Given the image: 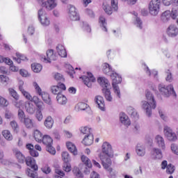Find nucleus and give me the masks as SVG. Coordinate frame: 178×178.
<instances>
[{"mask_svg": "<svg viewBox=\"0 0 178 178\" xmlns=\"http://www.w3.org/2000/svg\"><path fill=\"white\" fill-rule=\"evenodd\" d=\"M120 121L122 124H124V126H130L131 124L130 119H129V117L124 113L120 114Z\"/></svg>", "mask_w": 178, "mask_h": 178, "instance_id": "25", "label": "nucleus"}, {"mask_svg": "<svg viewBox=\"0 0 178 178\" xmlns=\"http://www.w3.org/2000/svg\"><path fill=\"white\" fill-rule=\"evenodd\" d=\"M10 124L15 133H17L19 130V125L17 124V122H16V121H12L10 122Z\"/></svg>", "mask_w": 178, "mask_h": 178, "instance_id": "54", "label": "nucleus"}, {"mask_svg": "<svg viewBox=\"0 0 178 178\" xmlns=\"http://www.w3.org/2000/svg\"><path fill=\"white\" fill-rule=\"evenodd\" d=\"M24 162H26L27 166H30L33 170H38V165L35 164V159L34 158L28 156L25 159Z\"/></svg>", "mask_w": 178, "mask_h": 178, "instance_id": "20", "label": "nucleus"}, {"mask_svg": "<svg viewBox=\"0 0 178 178\" xmlns=\"http://www.w3.org/2000/svg\"><path fill=\"white\" fill-rule=\"evenodd\" d=\"M112 79V86L114 90L115 94H116L117 97L120 98V89L118 84H120L122 83V76H120L118 73L114 72L111 74Z\"/></svg>", "mask_w": 178, "mask_h": 178, "instance_id": "4", "label": "nucleus"}, {"mask_svg": "<svg viewBox=\"0 0 178 178\" xmlns=\"http://www.w3.org/2000/svg\"><path fill=\"white\" fill-rule=\"evenodd\" d=\"M127 112L129 115H131V118H134L135 120H137L138 119V113H137V111L132 106H129L127 108Z\"/></svg>", "mask_w": 178, "mask_h": 178, "instance_id": "31", "label": "nucleus"}, {"mask_svg": "<svg viewBox=\"0 0 178 178\" xmlns=\"http://www.w3.org/2000/svg\"><path fill=\"white\" fill-rule=\"evenodd\" d=\"M167 34L169 37H177L178 35L177 26L176 25H170L167 29Z\"/></svg>", "mask_w": 178, "mask_h": 178, "instance_id": "21", "label": "nucleus"}, {"mask_svg": "<svg viewBox=\"0 0 178 178\" xmlns=\"http://www.w3.org/2000/svg\"><path fill=\"white\" fill-rule=\"evenodd\" d=\"M35 118L38 122H41L44 116L42 115V111H36Z\"/></svg>", "mask_w": 178, "mask_h": 178, "instance_id": "55", "label": "nucleus"}, {"mask_svg": "<svg viewBox=\"0 0 178 178\" xmlns=\"http://www.w3.org/2000/svg\"><path fill=\"white\" fill-rule=\"evenodd\" d=\"M102 166L108 172V177L110 178H115L116 175H118V172L113 171V169L111 168L112 165V161H105L102 163Z\"/></svg>", "mask_w": 178, "mask_h": 178, "instance_id": "13", "label": "nucleus"}, {"mask_svg": "<svg viewBox=\"0 0 178 178\" xmlns=\"http://www.w3.org/2000/svg\"><path fill=\"white\" fill-rule=\"evenodd\" d=\"M170 17H172V19H176V17H177L178 16V8L177 7H175L172 9L171 13L170 14Z\"/></svg>", "mask_w": 178, "mask_h": 178, "instance_id": "49", "label": "nucleus"}, {"mask_svg": "<svg viewBox=\"0 0 178 178\" xmlns=\"http://www.w3.org/2000/svg\"><path fill=\"white\" fill-rule=\"evenodd\" d=\"M49 6H47V10H52V9L56 8L58 5L57 0H47Z\"/></svg>", "mask_w": 178, "mask_h": 178, "instance_id": "37", "label": "nucleus"}, {"mask_svg": "<svg viewBox=\"0 0 178 178\" xmlns=\"http://www.w3.org/2000/svg\"><path fill=\"white\" fill-rule=\"evenodd\" d=\"M159 92L164 97H170V95H173V97H176V92H175V89L173 88V86L169 85L165 86L163 83L159 85Z\"/></svg>", "mask_w": 178, "mask_h": 178, "instance_id": "5", "label": "nucleus"}, {"mask_svg": "<svg viewBox=\"0 0 178 178\" xmlns=\"http://www.w3.org/2000/svg\"><path fill=\"white\" fill-rule=\"evenodd\" d=\"M166 78L165 80L166 81H169V83H172L173 81V76H172V72H170V70H168L166 72Z\"/></svg>", "mask_w": 178, "mask_h": 178, "instance_id": "53", "label": "nucleus"}, {"mask_svg": "<svg viewBox=\"0 0 178 178\" xmlns=\"http://www.w3.org/2000/svg\"><path fill=\"white\" fill-rule=\"evenodd\" d=\"M99 23H100V26L103 31H108V29H106V20L105 19V17L101 16L99 19Z\"/></svg>", "mask_w": 178, "mask_h": 178, "instance_id": "41", "label": "nucleus"}, {"mask_svg": "<svg viewBox=\"0 0 178 178\" xmlns=\"http://www.w3.org/2000/svg\"><path fill=\"white\" fill-rule=\"evenodd\" d=\"M92 143H94V135L92 134L86 135L82 140V144L86 146L91 145Z\"/></svg>", "mask_w": 178, "mask_h": 178, "instance_id": "27", "label": "nucleus"}, {"mask_svg": "<svg viewBox=\"0 0 178 178\" xmlns=\"http://www.w3.org/2000/svg\"><path fill=\"white\" fill-rule=\"evenodd\" d=\"M80 79H82L84 84L88 88L91 87L92 83H95V77L90 72H87V76L83 75Z\"/></svg>", "mask_w": 178, "mask_h": 178, "instance_id": "14", "label": "nucleus"}, {"mask_svg": "<svg viewBox=\"0 0 178 178\" xmlns=\"http://www.w3.org/2000/svg\"><path fill=\"white\" fill-rule=\"evenodd\" d=\"M86 14L88 15V16H89L90 17H95V14L94 13V11H92V10L87 8L86 9Z\"/></svg>", "mask_w": 178, "mask_h": 178, "instance_id": "60", "label": "nucleus"}, {"mask_svg": "<svg viewBox=\"0 0 178 178\" xmlns=\"http://www.w3.org/2000/svg\"><path fill=\"white\" fill-rule=\"evenodd\" d=\"M53 141L52 138L48 135L44 136L42 139V144L46 147V151L49 152V154H51V155H55V154H56V150H55V148L52 147Z\"/></svg>", "mask_w": 178, "mask_h": 178, "instance_id": "6", "label": "nucleus"}, {"mask_svg": "<svg viewBox=\"0 0 178 178\" xmlns=\"http://www.w3.org/2000/svg\"><path fill=\"white\" fill-rule=\"evenodd\" d=\"M62 158L63 161H64V163L63 165V169L68 173V172H70L72 170V166L70 165V155H69V153L67 152H63L62 153Z\"/></svg>", "mask_w": 178, "mask_h": 178, "instance_id": "9", "label": "nucleus"}, {"mask_svg": "<svg viewBox=\"0 0 178 178\" xmlns=\"http://www.w3.org/2000/svg\"><path fill=\"white\" fill-rule=\"evenodd\" d=\"M56 99L60 105H65L66 102H67V99L62 93L57 95Z\"/></svg>", "mask_w": 178, "mask_h": 178, "instance_id": "34", "label": "nucleus"}, {"mask_svg": "<svg viewBox=\"0 0 178 178\" xmlns=\"http://www.w3.org/2000/svg\"><path fill=\"white\" fill-rule=\"evenodd\" d=\"M97 83L100 84V86L103 88L102 92L108 102H112V95H111V90L108 89L111 83H109V81L105 77H99L97 79Z\"/></svg>", "mask_w": 178, "mask_h": 178, "instance_id": "3", "label": "nucleus"}, {"mask_svg": "<svg viewBox=\"0 0 178 178\" xmlns=\"http://www.w3.org/2000/svg\"><path fill=\"white\" fill-rule=\"evenodd\" d=\"M145 70L146 72V74L148 76H151V74H152L154 76V77H156V76H158V71H156V70H152L151 72V70H149V68L148 67H146Z\"/></svg>", "mask_w": 178, "mask_h": 178, "instance_id": "47", "label": "nucleus"}, {"mask_svg": "<svg viewBox=\"0 0 178 178\" xmlns=\"http://www.w3.org/2000/svg\"><path fill=\"white\" fill-rule=\"evenodd\" d=\"M13 104H14V105H15V106L16 108H18L19 109H20V106H21L22 105H23V101L20 100V101L17 102V100L15 99V100L13 102Z\"/></svg>", "mask_w": 178, "mask_h": 178, "instance_id": "63", "label": "nucleus"}, {"mask_svg": "<svg viewBox=\"0 0 178 178\" xmlns=\"http://www.w3.org/2000/svg\"><path fill=\"white\" fill-rule=\"evenodd\" d=\"M81 159L83 163L82 165V168H81V171L85 173V175H90V169L92 168L91 160L85 155H82Z\"/></svg>", "mask_w": 178, "mask_h": 178, "instance_id": "8", "label": "nucleus"}, {"mask_svg": "<svg viewBox=\"0 0 178 178\" xmlns=\"http://www.w3.org/2000/svg\"><path fill=\"white\" fill-rule=\"evenodd\" d=\"M26 111L29 115H33L35 112V106L31 102H28L25 104Z\"/></svg>", "mask_w": 178, "mask_h": 178, "instance_id": "29", "label": "nucleus"}, {"mask_svg": "<svg viewBox=\"0 0 178 178\" xmlns=\"http://www.w3.org/2000/svg\"><path fill=\"white\" fill-rule=\"evenodd\" d=\"M22 123H24L26 129H33L34 127V124L33 123V120L29 118H24L23 122Z\"/></svg>", "mask_w": 178, "mask_h": 178, "instance_id": "36", "label": "nucleus"}, {"mask_svg": "<svg viewBox=\"0 0 178 178\" xmlns=\"http://www.w3.org/2000/svg\"><path fill=\"white\" fill-rule=\"evenodd\" d=\"M166 169V173H168V175H172L175 172V165H173L172 163H170L167 166Z\"/></svg>", "mask_w": 178, "mask_h": 178, "instance_id": "51", "label": "nucleus"}, {"mask_svg": "<svg viewBox=\"0 0 178 178\" xmlns=\"http://www.w3.org/2000/svg\"><path fill=\"white\" fill-rule=\"evenodd\" d=\"M38 16L42 26H49L51 22L49 21L48 17H47V13H45V10L44 9L42 8L38 10Z\"/></svg>", "mask_w": 178, "mask_h": 178, "instance_id": "12", "label": "nucleus"}, {"mask_svg": "<svg viewBox=\"0 0 178 178\" xmlns=\"http://www.w3.org/2000/svg\"><path fill=\"white\" fill-rule=\"evenodd\" d=\"M171 151L175 154V155H178V146L177 145L173 143L171 145Z\"/></svg>", "mask_w": 178, "mask_h": 178, "instance_id": "59", "label": "nucleus"}, {"mask_svg": "<svg viewBox=\"0 0 178 178\" xmlns=\"http://www.w3.org/2000/svg\"><path fill=\"white\" fill-rule=\"evenodd\" d=\"M31 69L35 73H40L42 70V65L39 63H33L31 65Z\"/></svg>", "mask_w": 178, "mask_h": 178, "instance_id": "40", "label": "nucleus"}, {"mask_svg": "<svg viewBox=\"0 0 178 178\" xmlns=\"http://www.w3.org/2000/svg\"><path fill=\"white\" fill-rule=\"evenodd\" d=\"M35 106L38 108L37 111H40V112H42V111H44V103L42 102H40L36 104Z\"/></svg>", "mask_w": 178, "mask_h": 178, "instance_id": "61", "label": "nucleus"}, {"mask_svg": "<svg viewBox=\"0 0 178 178\" xmlns=\"http://www.w3.org/2000/svg\"><path fill=\"white\" fill-rule=\"evenodd\" d=\"M136 152L138 156H144L145 155V145L138 144L136 147Z\"/></svg>", "mask_w": 178, "mask_h": 178, "instance_id": "24", "label": "nucleus"}, {"mask_svg": "<svg viewBox=\"0 0 178 178\" xmlns=\"http://www.w3.org/2000/svg\"><path fill=\"white\" fill-rule=\"evenodd\" d=\"M95 102L97 104L98 108H99L101 111H105V100H104V97L102 96H96L95 98Z\"/></svg>", "mask_w": 178, "mask_h": 178, "instance_id": "22", "label": "nucleus"}, {"mask_svg": "<svg viewBox=\"0 0 178 178\" xmlns=\"http://www.w3.org/2000/svg\"><path fill=\"white\" fill-rule=\"evenodd\" d=\"M46 55L47 56H40V60H42V62H44V63H51V60H56V59H58V56H56V54H54L53 49L47 50Z\"/></svg>", "mask_w": 178, "mask_h": 178, "instance_id": "11", "label": "nucleus"}, {"mask_svg": "<svg viewBox=\"0 0 178 178\" xmlns=\"http://www.w3.org/2000/svg\"><path fill=\"white\" fill-rule=\"evenodd\" d=\"M56 51L61 58H66L67 56V53L66 52V49H65V46L62 44H58L56 47Z\"/></svg>", "mask_w": 178, "mask_h": 178, "instance_id": "23", "label": "nucleus"}, {"mask_svg": "<svg viewBox=\"0 0 178 178\" xmlns=\"http://www.w3.org/2000/svg\"><path fill=\"white\" fill-rule=\"evenodd\" d=\"M19 90L22 92V95H24V97H26L28 101H31V95L29 93V92L25 91L24 88H23V86L20 85L19 86Z\"/></svg>", "mask_w": 178, "mask_h": 178, "instance_id": "38", "label": "nucleus"}, {"mask_svg": "<svg viewBox=\"0 0 178 178\" xmlns=\"http://www.w3.org/2000/svg\"><path fill=\"white\" fill-rule=\"evenodd\" d=\"M54 79L57 81H59L58 83H63V81H65V78H63V76L60 73H56L54 75Z\"/></svg>", "mask_w": 178, "mask_h": 178, "instance_id": "52", "label": "nucleus"}, {"mask_svg": "<svg viewBox=\"0 0 178 178\" xmlns=\"http://www.w3.org/2000/svg\"><path fill=\"white\" fill-rule=\"evenodd\" d=\"M151 157L152 159H162L163 158V156L162 154V150L159 148L154 147L152 149L151 152Z\"/></svg>", "mask_w": 178, "mask_h": 178, "instance_id": "18", "label": "nucleus"}, {"mask_svg": "<svg viewBox=\"0 0 178 178\" xmlns=\"http://www.w3.org/2000/svg\"><path fill=\"white\" fill-rule=\"evenodd\" d=\"M13 152L18 162L19 163H24V161L26 160L24 155H23V154L18 149H14Z\"/></svg>", "mask_w": 178, "mask_h": 178, "instance_id": "26", "label": "nucleus"}, {"mask_svg": "<svg viewBox=\"0 0 178 178\" xmlns=\"http://www.w3.org/2000/svg\"><path fill=\"white\" fill-rule=\"evenodd\" d=\"M104 9L107 15H112V10H115V12L118 10V1L116 0H111V7L106 6Z\"/></svg>", "mask_w": 178, "mask_h": 178, "instance_id": "19", "label": "nucleus"}, {"mask_svg": "<svg viewBox=\"0 0 178 178\" xmlns=\"http://www.w3.org/2000/svg\"><path fill=\"white\" fill-rule=\"evenodd\" d=\"M161 9V0H152L149 4V12L152 16H156Z\"/></svg>", "mask_w": 178, "mask_h": 178, "instance_id": "7", "label": "nucleus"}, {"mask_svg": "<svg viewBox=\"0 0 178 178\" xmlns=\"http://www.w3.org/2000/svg\"><path fill=\"white\" fill-rule=\"evenodd\" d=\"M33 86L38 95H40L42 94V90H41V88L40 87L38 83H37V82H33Z\"/></svg>", "mask_w": 178, "mask_h": 178, "instance_id": "48", "label": "nucleus"}, {"mask_svg": "<svg viewBox=\"0 0 178 178\" xmlns=\"http://www.w3.org/2000/svg\"><path fill=\"white\" fill-rule=\"evenodd\" d=\"M135 24L136 26L139 27V29H143V21H141V19H140V17H136Z\"/></svg>", "mask_w": 178, "mask_h": 178, "instance_id": "57", "label": "nucleus"}, {"mask_svg": "<svg viewBox=\"0 0 178 178\" xmlns=\"http://www.w3.org/2000/svg\"><path fill=\"white\" fill-rule=\"evenodd\" d=\"M170 17V11H165L161 15V20L163 22V23L169 22Z\"/></svg>", "mask_w": 178, "mask_h": 178, "instance_id": "39", "label": "nucleus"}, {"mask_svg": "<svg viewBox=\"0 0 178 178\" xmlns=\"http://www.w3.org/2000/svg\"><path fill=\"white\" fill-rule=\"evenodd\" d=\"M83 30H86L87 33H91V27L87 24L86 22H83Z\"/></svg>", "mask_w": 178, "mask_h": 178, "instance_id": "62", "label": "nucleus"}, {"mask_svg": "<svg viewBox=\"0 0 178 178\" xmlns=\"http://www.w3.org/2000/svg\"><path fill=\"white\" fill-rule=\"evenodd\" d=\"M80 131L82 134H86V136H89V134H92V129L88 127H82L80 128Z\"/></svg>", "mask_w": 178, "mask_h": 178, "instance_id": "42", "label": "nucleus"}, {"mask_svg": "<svg viewBox=\"0 0 178 178\" xmlns=\"http://www.w3.org/2000/svg\"><path fill=\"white\" fill-rule=\"evenodd\" d=\"M36 170H31V169L28 168L26 170V175L29 176V177H32V178H37L38 177V174Z\"/></svg>", "mask_w": 178, "mask_h": 178, "instance_id": "44", "label": "nucleus"}, {"mask_svg": "<svg viewBox=\"0 0 178 178\" xmlns=\"http://www.w3.org/2000/svg\"><path fill=\"white\" fill-rule=\"evenodd\" d=\"M103 73L107 74V76H111V74L115 73V71L112 70V67L106 63L103 65Z\"/></svg>", "mask_w": 178, "mask_h": 178, "instance_id": "28", "label": "nucleus"}, {"mask_svg": "<svg viewBox=\"0 0 178 178\" xmlns=\"http://www.w3.org/2000/svg\"><path fill=\"white\" fill-rule=\"evenodd\" d=\"M163 133L165 138L168 141H176L177 140V136L176 133L173 131V129L168 126H165L163 128Z\"/></svg>", "mask_w": 178, "mask_h": 178, "instance_id": "10", "label": "nucleus"}, {"mask_svg": "<svg viewBox=\"0 0 178 178\" xmlns=\"http://www.w3.org/2000/svg\"><path fill=\"white\" fill-rule=\"evenodd\" d=\"M66 145L70 152H72V154H74V155H77V149L76 148V145H74V144H73L72 142H67Z\"/></svg>", "mask_w": 178, "mask_h": 178, "instance_id": "32", "label": "nucleus"}, {"mask_svg": "<svg viewBox=\"0 0 178 178\" xmlns=\"http://www.w3.org/2000/svg\"><path fill=\"white\" fill-rule=\"evenodd\" d=\"M40 96L42 97V101H44L45 104H47V105H52V101L51 100L49 94L43 92L42 94L40 95Z\"/></svg>", "mask_w": 178, "mask_h": 178, "instance_id": "30", "label": "nucleus"}, {"mask_svg": "<svg viewBox=\"0 0 178 178\" xmlns=\"http://www.w3.org/2000/svg\"><path fill=\"white\" fill-rule=\"evenodd\" d=\"M154 140L159 148L162 149V151H165L166 149V144L165 143V139L163 137H162L161 135H157L156 136Z\"/></svg>", "mask_w": 178, "mask_h": 178, "instance_id": "17", "label": "nucleus"}, {"mask_svg": "<svg viewBox=\"0 0 178 178\" xmlns=\"http://www.w3.org/2000/svg\"><path fill=\"white\" fill-rule=\"evenodd\" d=\"M33 137L37 143H41L44 138V136H42V134L37 129L34 131Z\"/></svg>", "mask_w": 178, "mask_h": 178, "instance_id": "35", "label": "nucleus"}, {"mask_svg": "<svg viewBox=\"0 0 178 178\" xmlns=\"http://www.w3.org/2000/svg\"><path fill=\"white\" fill-rule=\"evenodd\" d=\"M62 90L63 91H65V90H66V86L60 82H58L57 86H54L51 88V91L52 94H54V95H59V94H62Z\"/></svg>", "mask_w": 178, "mask_h": 178, "instance_id": "15", "label": "nucleus"}, {"mask_svg": "<svg viewBox=\"0 0 178 178\" xmlns=\"http://www.w3.org/2000/svg\"><path fill=\"white\" fill-rule=\"evenodd\" d=\"M44 126L47 129H52V127L54 126V119H52V117L48 116L44 120Z\"/></svg>", "mask_w": 178, "mask_h": 178, "instance_id": "33", "label": "nucleus"}, {"mask_svg": "<svg viewBox=\"0 0 178 178\" xmlns=\"http://www.w3.org/2000/svg\"><path fill=\"white\" fill-rule=\"evenodd\" d=\"M41 170L44 175H49L51 173V168L48 165H45L44 167L41 168Z\"/></svg>", "mask_w": 178, "mask_h": 178, "instance_id": "56", "label": "nucleus"}, {"mask_svg": "<svg viewBox=\"0 0 178 178\" xmlns=\"http://www.w3.org/2000/svg\"><path fill=\"white\" fill-rule=\"evenodd\" d=\"M146 98L147 102H142V108L145 111L146 115L149 118L152 115V109L156 108V102L154 98V95L149 90H146Z\"/></svg>", "mask_w": 178, "mask_h": 178, "instance_id": "1", "label": "nucleus"}, {"mask_svg": "<svg viewBox=\"0 0 178 178\" xmlns=\"http://www.w3.org/2000/svg\"><path fill=\"white\" fill-rule=\"evenodd\" d=\"M78 109H80V111H86V109H88L89 106L88 104L84 103V102H79L76 105Z\"/></svg>", "mask_w": 178, "mask_h": 178, "instance_id": "45", "label": "nucleus"}, {"mask_svg": "<svg viewBox=\"0 0 178 178\" xmlns=\"http://www.w3.org/2000/svg\"><path fill=\"white\" fill-rule=\"evenodd\" d=\"M8 91L10 92V95H11L13 99H16V101L19 100V95H17V92H16L13 88H9Z\"/></svg>", "mask_w": 178, "mask_h": 178, "instance_id": "46", "label": "nucleus"}, {"mask_svg": "<svg viewBox=\"0 0 178 178\" xmlns=\"http://www.w3.org/2000/svg\"><path fill=\"white\" fill-rule=\"evenodd\" d=\"M0 105L1 106H8L9 105V102L5 98L0 97Z\"/></svg>", "mask_w": 178, "mask_h": 178, "instance_id": "58", "label": "nucleus"}, {"mask_svg": "<svg viewBox=\"0 0 178 178\" xmlns=\"http://www.w3.org/2000/svg\"><path fill=\"white\" fill-rule=\"evenodd\" d=\"M100 161L102 163L108 162L111 163V158H113V150L112 145L108 142H104L102 146V152L99 154Z\"/></svg>", "mask_w": 178, "mask_h": 178, "instance_id": "2", "label": "nucleus"}, {"mask_svg": "<svg viewBox=\"0 0 178 178\" xmlns=\"http://www.w3.org/2000/svg\"><path fill=\"white\" fill-rule=\"evenodd\" d=\"M2 134L4 138H6V140H7L8 141H12V140H13V136H12V134H10V131L8 130H4L2 132Z\"/></svg>", "mask_w": 178, "mask_h": 178, "instance_id": "43", "label": "nucleus"}, {"mask_svg": "<svg viewBox=\"0 0 178 178\" xmlns=\"http://www.w3.org/2000/svg\"><path fill=\"white\" fill-rule=\"evenodd\" d=\"M69 8V16L70 19L72 20L73 22H76L77 20H80V16L77 13V11H76V7L73 6L72 5H70L68 6Z\"/></svg>", "mask_w": 178, "mask_h": 178, "instance_id": "16", "label": "nucleus"}, {"mask_svg": "<svg viewBox=\"0 0 178 178\" xmlns=\"http://www.w3.org/2000/svg\"><path fill=\"white\" fill-rule=\"evenodd\" d=\"M18 118L20 122H23V120L26 119V114H24V111L20 108L18 110Z\"/></svg>", "mask_w": 178, "mask_h": 178, "instance_id": "50", "label": "nucleus"}, {"mask_svg": "<svg viewBox=\"0 0 178 178\" xmlns=\"http://www.w3.org/2000/svg\"><path fill=\"white\" fill-rule=\"evenodd\" d=\"M90 178H101V177H99V174H98V172L95 171H92L90 173Z\"/></svg>", "mask_w": 178, "mask_h": 178, "instance_id": "64", "label": "nucleus"}]
</instances>
